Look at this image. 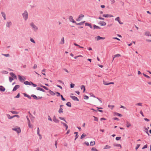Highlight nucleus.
Returning a JSON list of instances; mask_svg holds the SVG:
<instances>
[{"label":"nucleus","instance_id":"14","mask_svg":"<svg viewBox=\"0 0 151 151\" xmlns=\"http://www.w3.org/2000/svg\"><path fill=\"white\" fill-rule=\"evenodd\" d=\"M12 24V23L11 22H7L6 24V26L7 27H9Z\"/></svg>","mask_w":151,"mask_h":151},{"label":"nucleus","instance_id":"39","mask_svg":"<svg viewBox=\"0 0 151 151\" xmlns=\"http://www.w3.org/2000/svg\"><path fill=\"white\" fill-rule=\"evenodd\" d=\"M59 119H61V120H63L66 123H67V122H66V121L65 120V119H64V118H63V117H59Z\"/></svg>","mask_w":151,"mask_h":151},{"label":"nucleus","instance_id":"18","mask_svg":"<svg viewBox=\"0 0 151 151\" xmlns=\"http://www.w3.org/2000/svg\"><path fill=\"white\" fill-rule=\"evenodd\" d=\"M112 15L109 14H104V17H113Z\"/></svg>","mask_w":151,"mask_h":151},{"label":"nucleus","instance_id":"53","mask_svg":"<svg viewBox=\"0 0 151 151\" xmlns=\"http://www.w3.org/2000/svg\"><path fill=\"white\" fill-rule=\"evenodd\" d=\"M31 85H32L34 87H36L37 86V85L36 84L33 83L32 82H31Z\"/></svg>","mask_w":151,"mask_h":151},{"label":"nucleus","instance_id":"19","mask_svg":"<svg viewBox=\"0 0 151 151\" xmlns=\"http://www.w3.org/2000/svg\"><path fill=\"white\" fill-rule=\"evenodd\" d=\"M81 90L83 89V92H84L86 90L85 86L84 85H82L81 86Z\"/></svg>","mask_w":151,"mask_h":151},{"label":"nucleus","instance_id":"1","mask_svg":"<svg viewBox=\"0 0 151 151\" xmlns=\"http://www.w3.org/2000/svg\"><path fill=\"white\" fill-rule=\"evenodd\" d=\"M29 25L32 28L34 31L36 32L38 30V27L36 26L33 22L30 23Z\"/></svg>","mask_w":151,"mask_h":151},{"label":"nucleus","instance_id":"33","mask_svg":"<svg viewBox=\"0 0 151 151\" xmlns=\"http://www.w3.org/2000/svg\"><path fill=\"white\" fill-rule=\"evenodd\" d=\"M121 56V55L119 54H117L114 55V57L113 58V60H114V58L116 57H119Z\"/></svg>","mask_w":151,"mask_h":151},{"label":"nucleus","instance_id":"49","mask_svg":"<svg viewBox=\"0 0 151 151\" xmlns=\"http://www.w3.org/2000/svg\"><path fill=\"white\" fill-rule=\"evenodd\" d=\"M13 114H17L18 113L15 111H10Z\"/></svg>","mask_w":151,"mask_h":151},{"label":"nucleus","instance_id":"56","mask_svg":"<svg viewBox=\"0 0 151 151\" xmlns=\"http://www.w3.org/2000/svg\"><path fill=\"white\" fill-rule=\"evenodd\" d=\"M2 55H3L4 56L6 57H9V55L8 54H2Z\"/></svg>","mask_w":151,"mask_h":151},{"label":"nucleus","instance_id":"45","mask_svg":"<svg viewBox=\"0 0 151 151\" xmlns=\"http://www.w3.org/2000/svg\"><path fill=\"white\" fill-rule=\"evenodd\" d=\"M143 75L145 77L147 78H150V77L148 76L147 75H146L144 73H143Z\"/></svg>","mask_w":151,"mask_h":151},{"label":"nucleus","instance_id":"9","mask_svg":"<svg viewBox=\"0 0 151 151\" xmlns=\"http://www.w3.org/2000/svg\"><path fill=\"white\" fill-rule=\"evenodd\" d=\"M20 87V86L18 85H16L14 87V88L13 89L12 91H16L17 89L19 88Z\"/></svg>","mask_w":151,"mask_h":151},{"label":"nucleus","instance_id":"40","mask_svg":"<svg viewBox=\"0 0 151 151\" xmlns=\"http://www.w3.org/2000/svg\"><path fill=\"white\" fill-rule=\"evenodd\" d=\"M14 80L13 78L11 77H9V80L10 82H11L12 81Z\"/></svg>","mask_w":151,"mask_h":151},{"label":"nucleus","instance_id":"13","mask_svg":"<svg viewBox=\"0 0 151 151\" xmlns=\"http://www.w3.org/2000/svg\"><path fill=\"white\" fill-rule=\"evenodd\" d=\"M96 40L98 41L101 39H104V37H100L99 36H98L96 37Z\"/></svg>","mask_w":151,"mask_h":151},{"label":"nucleus","instance_id":"31","mask_svg":"<svg viewBox=\"0 0 151 151\" xmlns=\"http://www.w3.org/2000/svg\"><path fill=\"white\" fill-rule=\"evenodd\" d=\"M114 114L115 115H116L119 116H120V117H121L122 116V115L121 114H120L119 113H118L117 112H114Z\"/></svg>","mask_w":151,"mask_h":151},{"label":"nucleus","instance_id":"20","mask_svg":"<svg viewBox=\"0 0 151 151\" xmlns=\"http://www.w3.org/2000/svg\"><path fill=\"white\" fill-rule=\"evenodd\" d=\"M61 123L63 124V125L66 127L65 130H66L68 128V127L67 125L65 123H63L62 122H61Z\"/></svg>","mask_w":151,"mask_h":151},{"label":"nucleus","instance_id":"23","mask_svg":"<svg viewBox=\"0 0 151 151\" xmlns=\"http://www.w3.org/2000/svg\"><path fill=\"white\" fill-rule=\"evenodd\" d=\"M85 26H89L90 28L91 29H92L93 28V27H92V26L91 25V24L86 23H85Z\"/></svg>","mask_w":151,"mask_h":151},{"label":"nucleus","instance_id":"54","mask_svg":"<svg viewBox=\"0 0 151 151\" xmlns=\"http://www.w3.org/2000/svg\"><path fill=\"white\" fill-rule=\"evenodd\" d=\"M30 41L33 43H35V40H34V39L33 38H31L30 39Z\"/></svg>","mask_w":151,"mask_h":151},{"label":"nucleus","instance_id":"50","mask_svg":"<svg viewBox=\"0 0 151 151\" xmlns=\"http://www.w3.org/2000/svg\"><path fill=\"white\" fill-rule=\"evenodd\" d=\"M145 130L146 131V133L149 135V136L150 135V134L148 132V129H147V128H146L145 127Z\"/></svg>","mask_w":151,"mask_h":151},{"label":"nucleus","instance_id":"63","mask_svg":"<svg viewBox=\"0 0 151 151\" xmlns=\"http://www.w3.org/2000/svg\"><path fill=\"white\" fill-rule=\"evenodd\" d=\"M97 149L95 147H92L91 148V150L93 151H96Z\"/></svg>","mask_w":151,"mask_h":151},{"label":"nucleus","instance_id":"4","mask_svg":"<svg viewBox=\"0 0 151 151\" xmlns=\"http://www.w3.org/2000/svg\"><path fill=\"white\" fill-rule=\"evenodd\" d=\"M12 130L17 132L18 134L20 133L21 132V130L20 128H12Z\"/></svg>","mask_w":151,"mask_h":151},{"label":"nucleus","instance_id":"15","mask_svg":"<svg viewBox=\"0 0 151 151\" xmlns=\"http://www.w3.org/2000/svg\"><path fill=\"white\" fill-rule=\"evenodd\" d=\"M36 89L37 90H40L43 92H45V91L44 90L43 88H40V87H37L36 88Z\"/></svg>","mask_w":151,"mask_h":151},{"label":"nucleus","instance_id":"46","mask_svg":"<svg viewBox=\"0 0 151 151\" xmlns=\"http://www.w3.org/2000/svg\"><path fill=\"white\" fill-rule=\"evenodd\" d=\"M28 127L30 128H32L31 126V123L30 122H28Z\"/></svg>","mask_w":151,"mask_h":151},{"label":"nucleus","instance_id":"30","mask_svg":"<svg viewBox=\"0 0 151 151\" xmlns=\"http://www.w3.org/2000/svg\"><path fill=\"white\" fill-rule=\"evenodd\" d=\"M31 97H33L34 99L37 100V97L35 95L32 94L31 95Z\"/></svg>","mask_w":151,"mask_h":151},{"label":"nucleus","instance_id":"27","mask_svg":"<svg viewBox=\"0 0 151 151\" xmlns=\"http://www.w3.org/2000/svg\"><path fill=\"white\" fill-rule=\"evenodd\" d=\"M37 135L41 137V135L40 134V130H39V127H38V128H37Z\"/></svg>","mask_w":151,"mask_h":151},{"label":"nucleus","instance_id":"48","mask_svg":"<svg viewBox=\"0 0 151 151\" xmlns=\"http://www.w3.org/2000/svg\"><path fill=\"white\" fill-rule=\"evenodd\" d=\"M20 97V93H18L17 96L14 97L15 98H18Z\"/></svg>","mask_w":151,"mask_h":151},{"label":"nucleus","instance_id":"35","mask_svg":"<svg viewBox=\"0 0 151 151\" xmlns=\"http://www.w3.org/2000/svg\"><path fill=\"white\" fill-rule=\"evenodd\" d=\"M95 144V142L94 141H91L90 142V145L91 146H93Z\"/></svg>","mask_w":151,"mask_h":151},{"label":"nucleus","instance_id":"44","mask_svg":"<svg viewBox=\"0 0 151 151\" xmlns=\"http://www.w3.org/2000/svg\"><path fill=\"white\" fill-rule=\"evenodd\" d=\"M121 139V137H116V140L117 141L120 140Z\"/></svg>","mask_w":151,"mask_h":151},{"label":"nucleus","instance_id":"38","mask_svg":"<svg viewBox=\"0 0 151 151\" xmlns=\"http://www.w3.org/2000/svg\"><path fill=\"white\" fill-rule=\"evenodd\" d=\"M58 112L59 113H61L63 112V109L61 108H60L58 111Z\"/></svg>","mask_w":151,"mask_h":151},{"label":"nucleus","instance_id":"28","mask_svg":"<svg viewBox=\"0 0 151 151\" xmlns=\"http://www.w3.org/2000/svg\"><path fill=\"white\" fill-rule=\"evenodd\" d=\"M127 128L131 126V124L128 121H127Z\"/></svg>","mask_w":151,"mask_h":151},{"label":"nucleus","instance_id":"52","mask_svg":"<svg viewBox=\"0 0 151 151\" xmlns=\"http://www.w3.org/2000/svg\"><path fill=\"white\" fill-rule=\"evenodd\" d=\"M1 14L2 17H3L6 16V14L4 12H1Z\"/></svg>","mask_w":151,"mask_h":151},{"label":"nucleus","instance_id":"61","mask_svg":"<svg viewBox=\"0 0 151 151\" xmlns=\"http://www.w3.org/2000/svg\"><path fill=\"white\" fill-rule=\"evenodd\" d=\"M37 68V65L36 64H35L34 66L33 67V68L35 69Z\"/></svg>","mask_w":151,"mask_h":151},{"label":"nucleus","instance_id":"2","mask_svg":"<svg viewBox=\"0 0 151 151\" xmlns=\"http://www.w3.org/2000/svg\"><path fill=\"white\" fill-rule=\"evenodd\" d=\"M22 16L24 19L25 20H26L28 18V13L27 11H25L22 14Z\"/></svg>","mask_w":151,"mask_h":151},{"label":"nucleus","instance_id":"55","mask_svg":"<svg viewBox=\"0 0 151 151\" xmlns=\"http://www.w3.org/2000/svg\"><path fill=\"white\" fill-rule=\"evenodd\" d=\"M88 96L86 95H85L84 97V99H88Z\"/></svg>","mask_w":151,"mask_h":151},{"label":"nucleus","instance_id":"34","mask_svg":"<svg viewBox=\"0 0 151 151\" xmlns=\"http://www.w3.org/2000/svg\"><path fill=\"white\" fill-rule=\"evenodd\" d=\"M86 134H85L84 133L83 134H82V135H81V139H83L84 137H86Z\"/></svg>","mask_w":151,"mask_h":151},{"label":"nucleus","instance_id":"10","mask_svg":"<svg viewBox=\"0 0 151 151\" xmlns=\"http://www.w3.org/2000/svg\"><path fill=\"white\" fill-rule=\"evenodd\" d=\"M9 74L10 75L12 76V78H14L17 79V76L14 73L11 72L9 73Z\"/></svg>","mask_w":151,"mask_h":151},{"label":"nucleus","instance_id":"57","mask_svg":"<svg viewBox=\"0 0 151 151\" xmlns=\"http://www.w3.org/2000/svg\"><path fill=\"white\" fill-rule=\"evenodd\" d=\"M60 96L61 97V99L62 100H63V101H65V99L63 98V96L62 95H61Z\"/></svg>","mask_w":151,"mask_h":151},{"label":"nucleus","instance_id":"16","mask_svg":"<svg viewBox=\"0 0 151 151\" xmlns=\"http://www.w3.org/2000/svg\"><path fill=\"white\" fill-rule=\"evenodd\" d=\"M31 82H29V81H24V83L26 85H31Z\"/></svg>","mask_w":151,"mask_h":151},{"label":"nucleus","instance_id":"21","mask_svg":"<svg viewBox=\"0 0 151 151\" xmlns=\"http://www.w3.org/2000/svg\"><path fill=\"white\" fill-rule=\"evenodd\" d=\"M64 37H62L60 42V44L62 45L64 44Z\"/></svg>","mask_w":151,"mask_h":151},{"label":"nucleus","instance_id":"11","mask_svg":"<svg viewBox=\"0 0 151 151\" xmlns=\"http://www.w3.org/2000/svg\"><path fill=\"white\" fill-rule=\"evenodd\" d=\"M119 17H118L115 19V20L117 21L120 24H123L122 22L119 20Z\"/></svg>","mask_w":151,"mask_h":151},{"label":"nucleus","instance_id":"43","mask_svg":"<svg viewBox=\"0 0 151 151\" xmlns=\"http://www.w3.org/2000/svg\"><path fill=\"white\" fill-rule=\"evenodd\" d=\"M55 93L57 94L56 96L58 97L59 96H60L61 95V94H60V93L58 92H56Z\"/></svg>","mask_w":151,"mask_h":151},{"label":"nucleus","instance_id":"51","mask_svg":"<svg viewBox=\"0 0 151 151\" xmlns=\"http://www.w3.org/2000/svg\"><path fill=\"white\" fill-rule=\"evenodd\" d=\"M74 86H75L74 84L71 83L70 85V88H73L74 87Z\"/></svg>","mask_w":151,"mask_h":151},{"label":"nucleus","instance_id":"37","mask_svg":"<svg viewBox=\"0 0 151 151\" xmlns=\"http://www.w3.org/2000/svg\"><path fill=\"white\" fill-rule=\"evenodd\" d=\"M114 146H116V147H120L121 148H122V146L120 144H116L115 145L114 144Z\"/></svg>","mask_w":151,"mask_h":151},{"label":"nucleus","instance_id":"3","mask_svg":"<svg viewBox=\"0 0 151 151\" xmlns=\"http://www.w3.org/2000/svg\"><path fill=\"white\" fill-rule=\"evenodd\" d=\"M18 77L19 80L22 82H23L26 79V78L24 76H23V77H22L20 75H18Z\"/></svg>","mask_w":151,"mask_h":151},{"label":"nucleus","instance_id":"36","mask_svg":"<svg viewBox=\"0 0 151 151\" xmlns=\"http://www.w3.org/2000/svg\"><path fill=\"white\" fill-rule=\"evenodd\" d=\"M6 115L9 119H12L13 118V117H12V116H10V115L9 114H6Z\"/></svg>","mask_w":151,"mask_h":151},{"label":"nucleus","instance_id":"26","mask_svg":"<svg viewBox=\"0 0 151 151\" xmlns=\"http://www.w3.org/2000/svg\"><path fill=\"white\" fill-rule=\"evenodd\" d=\"M93 29H100V28L99 26L96 25L95 24L93 25Z\"/></svg>","mask_w":151,"mask_h":151},{"label":"nucleus","instance_id":"6","mask_svg":"<svg viewBox=\"0 0 151 151\" xmlns=\"http://www.w3.org/2000/svg\"><path fill=\"white\" fill-rule=\"evenodd\" d=\"M69 21L74 23H76V22L75 21L73 18L72 16H70L69 17Z\"/></svg>","mask_w":151,"mask_h":151},{"label":"nucleus","instance_id":"58","mask_svg":"<svg viewBox=\"0 0 151 151\" xmlns=\"http://www.w3.org/2000/svg\"><path fill=\"white\" fill-rule=\"evenodd\" d=\"M147 145H144L143 147L142 148V149H144L145 148H147Z\"/></svg>","mask_w":151,"mask_h":151},{"label":"nucleus","instance_id":"41","mask_svg":"<svg viewBox=\"0 0 151 151\" xmlns=\"http://www.w3.org/2000/svg\"><path fill=\"white\" fill-rule=\"evenodd\" d=\"M111 148V147L108 145H106L104 147V149H109Z\"/></svg>","mask_w":151,"mask_h":151},{"label":"nucleus","instance_id":"5","mask_svg":"<svg viewBox=\"0 0 151 151\" xmlns=\"http://www.w3.org/2000/svg\"><path fill=\"white\" fill-rule=\"evenodd\" d=\"M84 17V16L83 14H80L79 15L77 19H76V20L77 21H80Z\"/></svg>","mask_w":151,"mask_h":151},{"label":"nucleus","instance_id":"47","mask_svg":"<svg viewBox=\"0 0 151 151\" xmlns=\"http://www.w3.org/2000/svg\"><path fill=\"white\" fill-rule=\"evenodd\" d=\"M140 145V144L137 145V146L136 147V148H135V149L136 150H137V149L139 148V147Z\"/></svg>","mask_w":151,"mask_h":151},{"label":"nucleus","instance_id":"7","mask_svg":"<svg viewBox=\"0 0 151 151\" xmlns=\"http://www.w3.org/2000/svg\"><path fill=\"white\" fill-rule=\"evenodd\" d=\"M70 97L74 101H79V99L77 98V97L75 96H70Z\"/></svg>","mask_w":151,"mask_h":151},{"label":"nucleus","instance_id":"64","mask_svg":"<svg viewBox=\"0 0 151 151\" xmlns=\"http://www.w3.org/2000/svg\"><path fill=\"white\" fill-rule=\"evenodd\" d=\"M48 120L51 121H52V119L50 118V116H48Z\"/></svg>","mask_w":151,"mask_h":151},{"label":"nucleus","instance_id":"62","mask_svg":"<svg viewBox=\"0 0 151 151\" xmlns=\"http://www.w3.org/2000/svg\"><path fill=\"white\" fill-rule=\"evenodd\" d=\"M17 117V118H19V115H14L13 116H12V117Z\"/></svg>","mask_w":151,"mask_h":151},{"label":"nucleus","instance_id":"25","mask_svg":"<svg viewBox=\"0 0 151 151\" xmlns=\"http://www.w3.org/2000/svg\"><path fill=\"white\" fill-rule=\"evenodd\" d=\"M66 105L68 107H71V104L70 102H68L66 103Z\"/></svg>","mask_w":151,"mask_h":151},{"label":"nucleus","instance_id":"59","mask_svg":"<svg viewBox=\"0 0 151 151\" xmlns=\"http://www.w3.org/2000/svg\"><path fill=\"white\" fill-rule=\"evenodd\" d=\"M93 117L94 118V120L96 121H98V119L95 116H93Z\"/></svg>","mask_w":151,"mask_h":151},{"label":"nucleus","instance_id":"29","mask_svg":"<svg viewBox=\"0 0 151 151\" xmlns=\"http://www.w3.org/2000/svg\"><path fill=\"white\" fill-rule=\"evenodd\" d=\"M108 107L110 108L111 110H112L114 107V106L109 105H108Z\"/></svg>","mask_w":151,"mask_h":151},{"label":"nucleus","instance_id":"32","mask_svg":"<svg viewBox=\"0 0 151 151\" xmlns=\"http://www.w3.org/2000/svg\"><path fill=\"white\" fill-rule=\"evenodd\" d=\"M40 86L43 88H44L46 90H49L48 88H47V87L45 86H42V85H40Z\"/></svg>","mask_w":151,"mask_h":151},{"label":"nucleus","instance_id":"22","mask_svg":"<svg viewBox=\"0 0 151 151\" xmlns=\"http://www.w3.org/2000/svg\"><path fill=\"white\" fill-rule=\"evenodd\" d=\"M23 95L24 96L27 97L29 99H31V96H30L29 95L26 93H24Z\"/></svg>","mask_w":151,"mask_h":151},{"label":"nucleus","instance_id":"24","mask_svg":"<svg viewBox=\"0 0 151 151\" xmlns=\"http://www.w3.org/2000/svg\"><path fill=\"white\" fill-rule=\"evenodd\" d=\"M49 93H50V94L52 95V96H54L55 94V93H54L53 91H51L50 90L49 91Z\"/></svg>","mask_w":151,"mask_h":151},{"label":"nucleus","instance_id":"42","mask_svg":"<svg viewBox=\"0 0 151 151\" xmlns=\"http://www.w3.org/2000/svg\"><path fill=\"white\" fill-rule=\"evenodd\" d=\"M150 32H146L145 34V35L148 36H150Z\"/></svg>","mask_w":151,"mask_h":151},{"label":"nucleus","instance_id":"12","mask_svg":"<svg viewBox=\"0 0 151 151\" xmlns=\"http://www.w3.org/2000/svg\"><path fill=\"white\" fill-rule=\"evenodd\" d=\"M5 90V88L2 86H0V91L4 92Z\"/></svg>","mask_w":151,"mask_h":151},{"label":"nucleus","instance_id":"60","mask_svg":"<svg viewBox=\"0 0 151 151\" xmlns=\"http://www.w3.org/2000/svg\"><path fill=\"white\" fill-rule=\"evenodd\" d=\"M2 73H3L4 74H7L8 73V72L7 71H6L5 70L2 71Z\"/></svg>","mask_w":151,"mask_h":151},{"label":"nucleus","instance_id":"17","mask_svg":"<svg viewBox=\"0 0 151 151\" xmlns=\"http://www.w3.org/2000/svg\"><path fill=\"white\" fill-rule=\"evenodd\" d=\"M85 22V21H84L83 22H81L79 23H75L77 25H82Z\"/></svg>","mask_w":151,"mask_h":151},{"label":"nucleus","instance_id":"8","mask_svg":"<svg viewBox=\"0 0 151 151\" xmlns=\"http://www.w3.org/2000/svg\"><path fill=\"white\" fill-rule=\"evenodd\" d=\"M53 120L56 123H58L59 122V120L57 119L55 116H54L53 118Z\"/></svg>","mask_w":151,"mask_h":151}]
</instances>
